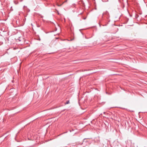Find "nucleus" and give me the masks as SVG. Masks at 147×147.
Instances as JSON below:
<instances>
[{
    "label": "nucleus",
    "instance_id": "20e7f679",
    "mask_svg": "<svg viewBox=\"0 0 147 147\" xmlns=\"http://www.w3.org/2000/svg\"><path fill=\"white\" fill-rule=\"evenodd\" d=\"M87 140L86 139H84V142H86L87 141Z\"/></svg>",
    "mask_w": 147,
    "mask_h": 147
},
{
    "label": "nucleus",
    "instance_id": "f257e3e1",
    "mask_svg": "<svg viewBox=\"0 0 147 147\" xmlns=\"http://www.w3.org/2000/svg\"><path fill=\"white\" fill-rule=\"evenodd\" d=\"M103 15H106L107 16V18L109 17V14L107 11L104 12L103 14Z\"/></svg>",
    "mask_w": 147,
    "mask_h": 147
},
{
    "label": "nucleus",
    "instance_id": "f03ea898",
    "mask_svg": "<svg viewBox=\"0 0 147 147\" xmlns=\"http://www.w3.org/2000/svg\"><path fill=\"white\" fill-rule=\"evenodd\" d=\"M14 3L15 4H17L18 3V1H14Z\"/></svg>",
    "mask_w": 147,
    "mask_h": 147
},
{
    "label": "nucleus",
    "instance_id": "39448f33",
    "mask_svg": "<svg viewBox=\"0 0 147 147\" xmlns=\"http://www.w3.org/2000/svg\"><path fill=\"white\" fill-rule=\"evenodd\" d=\"M61 5H62V4H61V5H58V6H61Z\"/></svg>",
    "mask_w": 147,
    "mask_h": 147
},
{
    "label": "nucleus",
    "instance_id": "7ed1b4c3",
    "mask_svg": "<svg viewBox=\"0 0 147 147\" xmlns=\"http://www.w3.org/2000/svg\"><path fill=\"white\" fill-rule=\"evenodd\" d=\"M69 103V100H67L66 101V103H65V105H66V104H68Z\"/></svg>",
    "mask_w": 147,
    "mask_h": 147
},
{
    "label": "nucleus",
    "instance_id": "423d86ee",
    "mask_svg": "<svg viewBox=\"0 0 147 147\" xmlns=\"http://www.w3.org/2000/svg\"><path fill=\"white\" fill-rule=\"evenodd\" d=\"M57 13H58V14H59V12H58V11H57Z\"/></svg>",
    "mask_w": 147,
    "mask_h": 147
}]
</instances>
